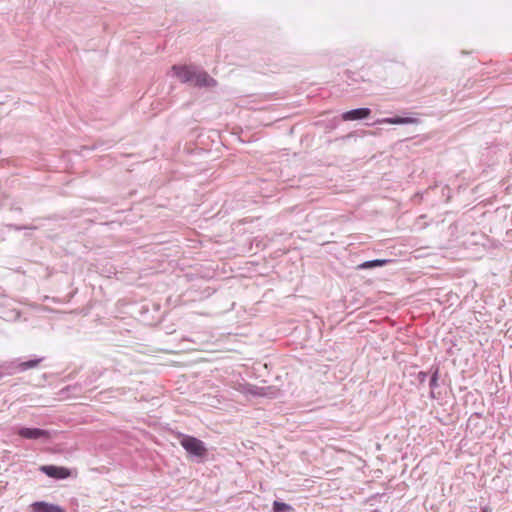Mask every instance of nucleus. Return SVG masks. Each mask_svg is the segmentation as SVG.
I'll use <instances>...</instances> for the list:
<instances>
[{"label":"nucleus","instance_id":"nucleus-1","mask_svg":"<svg viewBox=\"0 0 512 512\" xmlns=\"http://www.w3.org/2000/svg\"><path fill=\"white\" fill-rule=\"evenodd\" d=\"M180 444L181 446L190 454L204 458L207 455V448L204 443L192 436L180 434Z\"/></svg>","mask_w":512,"mask_h":512},{"label":"nucleus","instance_id":"nucleus-2","mask_svg":"<svg viewBox=\"0 0 512 512\" xmlns=\"http://www.w3.org/2000/svg\"><path fill=\"white\" fill-rule=\"evenodd\" d=\"M236 389L247 396L252 397H269L272 398L276 395L277 391L273 387H258L249 383L239 384Z\"/></svg>","mask_w":512,"mask_h":512},{"label":"nucleus","instance_id":"nucleus-3","mask_svg":"<svg viewBox=\"0 0 512 512\" xmlns=\"http://www.w3.org/2000/svg\"><path fill=\"white\" fill-rule=\"evenodd\" d=\"M39 470L54 479H66L72 474L68 468L54 465H43Z\"/></svg>","mask_w":512,"mask_h":512},{"label":"nucleus","instance_id":"nucleus-4","mask_svg":"<svg viewBox=\"0 0 512 512\" xmlns=\"http://www.w3.org/2000/svg\"><path fill=\"white\" fill-rule=\"evenodd\" d=\"M172 70L181 82L190 83L193 81L196 69L191 66H173Z\"/></svg>","mask_w":512,"mask_h":512},{"label":"nucleus","instance_id":"nucleus-5","mask_svg":"<svg viewBox=\"0 0 512 512\" xmlns=\"http://www.w3.org/2000/svg\"><path fill=\"white\" fill-rule=\"evenodd\" d=\"M195 86L199 87H212L216 85V81L204 71L195 70L193 81H190Z\"/></svg>","mask_w":512,"mask_h":512},{"label":"nucleus","instance_id":"nucleus-6","mask_svg":"<svg viewBox=\"0 0 512 512\" xmlns=\"http://www.w3.org/2000/svg\"><path fill=\"white\" fill-rule=\"evenodd\" d=\"M370 113L371 111L368 108H358L343 113L342 119L344 121L364 119L367 118L370 115Z\"/></svg>","mask_w":512,"mask_h":512},{"label":"nucleus","instance_id":"nucleus-7","mask_svg":"<svg viewBox=\"0 0 512 512\" xmlns=\"http://www.w3.org/2000/svg\"><path fill=\"white\" fill-rule=\"evenodd\" d=\"M31 512H65V510L47 502H35L30 506Z\"/></svg>","mask_w":512,"mask_h":512},{"label":"nucleus","instance_id":"nucleus-8","mask_svg":"<svg viewBox=\"0 0 512 512\" xmlns=\"http://www.w3.org/2000/svg\"><path fill=\"white\" fill-rule=\"evenodd\" d=\"M18 434L27 439H38L42 437H48V432L38 428H21Z\"/></svg>","mask_w":512,"mask_h":512},{"label":"nucleus","instance_id":"nucleus-9","mask_svg":"<svg viewBox=\"0 0 512 512\" xmlns=\"http://www.w3.org/2000/svg\"><path fill=\"white\" fill-rule=\"evenodd\" d=\"M419 121L413 117H393V118H383L377 121V123H387V124H417Z\"/></svg>","mask_w":512,"mask_h":512},{"label":"nucleus","instance_id":"nucleus-10","mask_svg":"<svg viewBox=\"0 0 512 512\" xmlns=\"http://www.w3.org/2000/svg\"><path fill=\"white\" fill-rule=\"evenodd\" d=\"M390 260L387 259H376L371 261H366L357 266V269H370L374 267H381L386 265Z\"/></svg>","mask_w":512,"mask_h":512},{"label":"nucleus","instance_id":"nucleus-11","mask_svg":"<svg viewBox=\"0 0 512 512\" xmlns=\"http://www.w3.org/2000/svg\"><path fill=\"white\" fill-rule=\"evenodd\" d=\"M40 362H41V359H34V360H29V361L21 362L17 366V368L20 371H26L28 369H33V368L37 367Z\"/></svg>","mask_w":512,"mask_h":512},{"label":"nucleus","instance_id":"nucleus-12","mask_svg":"<svg viewBox=\"0 0 512 512\" xmlns=\"http://www.w3.org/2000/svg\"><path fill=\"white\" fill-rule=\"evenodd\" d=\"M291 507L285 503L275 501L273 504V510L274 512H282L285 510H289Z\"/></svg>","mask_w":512,"mask_h":512},{"label":"nucleus","instance_id":"nucleus-13","mask_svg":"<svg viewBox=\"0 0 512 512\" xmlns=\"http://www.w3.org/2000/svg\"><path fill=\"white\" fill-rule=\"evenodd\" d=\"M438 381V371H436L430 379V387H436Z\"/></svg>","mask_w":512,"mask_h":512},{"label":"nucleus","instance_id":"nucleus-14","mask_svg":"<svg viewBox=\"0 0 512 512\" xmlns=\"http://www.w3.org/2000/svg\"><path fill=\"white\" fill-rule=\"evenodd\" d=\"M483 512H487L486 510H484Z\"/></svg>","mask_w":512,"mask_h":512}]
</instances>
